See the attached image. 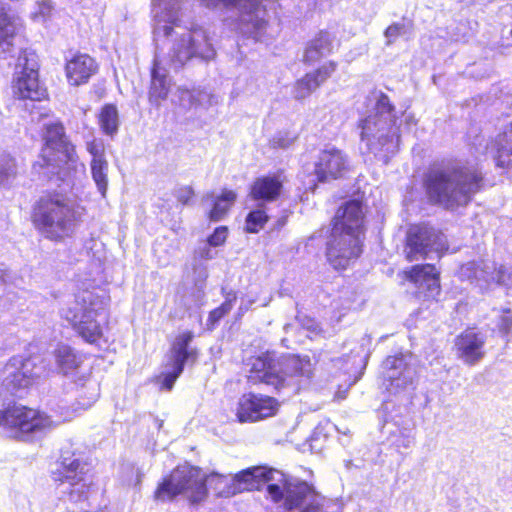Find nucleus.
I'll list each match as a JSON object with an SVG mask.
<instances>
[{"instance_id":"9","label":"nucleus","mask_w":512,"mask_h":512,"mask_svg":"<svg viewBox=\"0 0 512 512\" xmlns=\"http://www.w3.org/2000/svg\"><path fill=\"white\" fill-rule=\"evenodd\" d=\"M109 297L103 290H83L74 302L62 310V316L88 343L95 344L102 336V324L107 320Z\"/></svg>"},{"instance_id":"3","label":"nucleus","mask_w":512,"mask_h":512,"mask_svg":"<svg viewBox=\"0 0 512 512\" xmlns=\"http://www.w3.org/2000/svg\"><path fill=\"white\" fill-rule=\"evenodd\" d=\"M232 481V493L259 490L262 483L266 484L267 493L272 500H284V506L289 511L303 506L300 512H319L321 508L313 486L305 481L292 480L278 470L263 466L251 467L235 474Z\"/></svg>"},{"instance_id":"22","label":"nucleus","mask_w":512,"mask_h":512,"mask_svg":"<svg viewBox=\"0 0 512 512\" xmlns=\"http://www.w3.org/2000/svg\"><path fill=\"white\" fill-rule=\"evenodd\" d=\"M460 276L472 282L475 281L479 285L492 282L497 284L505 283L503 267L496 269L495 263L490 261L467 262L461 266Z\"/></svg>"},{"instance_id":"33","label":"nucleus","mask_w":512,"mask_h":512,"mask_svg":"<svg viewBox=\"0 0 512 512\" xmlns=\"http://www.w3.org/2000/svg\"><path fill=\"white\" fill-rule=\"evenodd\" d=\"M118 112L114 105H105L99 114V124L103 132L107 135H113L118 129Z\"/></svg>"},{"instance_id":"32","label":"nucleus","mask_w":512,"mask_h":512,"mask_svg":"<svg viewBox=\"0 0 512 512\" xmlns=\"http://www.w3.org/2000/svg\"><path fill=\"white\" fill-rule=\"evenodd\" d=\"M267 208L263 205H258L251 210L245 219V231L247 233H258L268 221Z\"/></svg>"},{"instance_id":"51","label":"nucleus","mask_w":512,"mask_h":512,"mask_svg":"<svg viewBox=\"0 0 512 512\" xmlns=\"http://www.w3.org/2000/svg\"><path fill=\"white\" fill-rule=\"evenodd\" d=\"M290 327H292V325H291V324H286V325H285V327H284L285 331H286V332H288V329H289Z\"/></svg>"},{"instance_id":"8","label":"nucleus","mask_w":512,"mask_h":512,"mask_svg":"<svg viewBox=\"0 0 512 512\" xmlns=\"http://www.w3.org/2000/svg\"><path fill=\"white\" fill-rule=\"evenodd\" d=\"M33 222L51 240L71 236L78 224L79 213L73 202L61 193L43 195L33 208Z\"/></svg>"},{"instance_id":"38","label":"nucleus","mask_w":512,"mask_h":512,"mask_svg":"<svg viewBox=\"0 0 512 512\" xmlns=\"http://www.w3.org/2000/svg\"><path fill=\"white\" fill-rule=\"evenodd\" d=\"M298 324L305 330H307L310 334L317 336L323 333V329L319 322H317L314 318L298 312L295 316Z\"/></svg>"},{"instance_id":"6","label":"nucleus","mask_w":512,"mask_h":512,"mask_svg":"<svg viewBox=\"0 0 512 512\" xmlns=\"http://www.w3.org/2000/svg\"><path fill=\"white\" fill-rule=\"evenodd\" d=\"M398 116L389 97L379 92L372 113L360 119V151L387 164L399 147Z\"/></svg>"},{"instance_id":"2","label":"nucleus","mask_w":512,"mask_h":512,"mask_svg":"<svg viewBox=\"0 0 512 512\" xmlns=\"http://www.w3.org/2000/svg\"><path fill=\"white\" fill-rule=\"evenodd\" d=\"M482 185L480 172L457 162L434 163L423 174L428 201L450 211L467 206Z\"/></svg>"},{"instance_id":"26","label":"nucleus","mask_w":512,"mask_h":512,"mask_svg":"<svg viewBox=\"0 0 512 512\" xmlns=\"http://www.w3.org/2000/svg\"><path fill=\"white\" fill-rule=\"evenodd\" d=\"M335 36L326 30H321L313 39L307 42L303 62L314 65L333 51Z\"/></svg>"},{"instance_id":"35","label":"nucleus","mask_w":512,"mask_h":512,"mask_svg":"<svg viewBox=\"0 0 512 512\" xmlns=\"http://www.w3.org/2000/svg\"><path fill=\"white\" fill-rule=\"evenodd\" d=\"M17 176V165L14 158L3 156L0 161V185L9 186Z\"/></svg>"},{"instance_id":"34","label":"nucleus","mask_w":512,"mask_h":512,"mask_svg":"<svg viewBox=\"0 0 512 512\" xmlns=\"http://www.w3.org/2000/svg\"><path fill=\"white\" fill-rule=\"evenodd\" d=\"M512 141V135H509L507 131L499 134L495 139V146L497 154L495 156L496 165L501 168H509L512 165L510 156H506L507 144Z\"/></svg>"},{"instance_id":"18","label":"nucleus","mask_w":512,"mask_h":512,"mask_svg":"<svg viewBox=\"0 0 512 512\" xmlns=\"http://www.w3.org/2000/svg\"><path fill=\"white\" fill-rule=\"evenodd\" d=\"M349 169L350 160L348 155L333 146L320 151L315 163V174L319 182L342 178Z\"/></svg>"},{"instance_id":"45","label":"nucleus","mask_w":512,"mask_h":512,"mask_svg":"<svg viewBox=\"0 0 512 512\" xmlns=\"http://www.w3.org/2000/svg\"><path fill=\"white\" fill-rule=\"evenodd\" d=\"M52 10V5L49 1H45V2H42L40 5H39V14L45 18L47 17L50 12Z\"/></svg>"},{"instance_id":"47","label":"nucleus","mask_w":512,"mask_h":512,"mask_svg":"<svg viewBox=\"0 0 512 512\" xmlns=\"http://www.w3.org/2000/svg\"><path fill=\"white\" fill-rule=\"evenodd\" d=\"M253 303H254V300H252V299L248 300L247 302L242 301L239 306V309H238L239 314L242 315V314L246 313L250 309V307Z\"/></svg>"},{"instance_id":"27","label":"nucleus","mask_w":512,"mask_h":512,"mask_svg":"<svg viewBox=\"0 0 512 512\" xmlns=\"http://www.w3.org/2000/svg\"><path fill=\"white\" fill-rule=\"evenodd\" d=\"M93 58L86 54L77 55L66 64V75L70 84L74 86L86 83L96 71Z\"/></svg>"},{"instance_id":"36","label":"nucleus","mask_w":512,"mask_h":512,"mask_svg":"<svg viewBox=\"0 0 512 512\" xmlns=\"http://www.w3.org/2000/svg\"><path fill=\"white\" fill-rule=\"evenodd\" d=\"M235 300L236 294L229 293L226 297V300L219 307L210 312L208 320L212 324L219 322L227 313L231 311Z\"/></svg>"},{"instance_id":"16","label":"nucleus","mask_w":512,"mask_h":512,"mask_svg":"<svg viewBox=\"0 0 512 512\" xmlns=\"http://www.w3.org/2000/svg\"><path fill=\"white\" fill-rule=\"evenodd\" d=\"M411 354L388 356L382 363L383 386L391 395H397L413 385L415 368Z\"/></svg>"},{"instance_id":"12","label":"nucleus","mask_w":512,"mask_h":512,"mask_svg":"<svg viewBox=\"0 0 512 512\" xmlns=\"http://www.w3.org/2000/svg\"><path fill=\"white\" fill-rule=\"evenodd\" d=\"M38 57L33 51L24 50L17 59L12 82L13 94L22 100L41 101L47 89L39 81Z\"/></svg>"},{"instance_id":"17","label":"nucleus","mask_w":512,"mask_h":512,"mask_svg":"<svg viewBox=\"0 0 512 512\" xmlns=\"http://www.w3.org/2000/svg\"><path fill=\"white\" fill-rule=\"evenodd\" d=\"M59 465L60 469H58L55 480L60 481L62 485L65 483L69 484V487L63 489L64 493L69 494V500L78 502L82 499H86V485L81 484L84 480L83 475L86 464L83 463L79 457H76L75 453L70 454L69 451H63Z\"/></svg>"},{"instance_id":"21","label":"nucleus","mask_w":512,"mask_h":512,"mask_svg":"<svg viewBox=\"0 0 512 512\" xmlns=\"http://www.w3.org/2000/svg\"><path fill=\"white\" fill-rule=\"evenodd\" d=\"M485 336L473 330L461 333L455 339L457 357L465 364L473 366L483 359Z\"/></svg>"},{"instance_id":"23","label":"nucleus","mask_w":512,"mask_h":512,"mask_svg":"<svg viewBox=\"0 0 512 512\" xmlns=\"http://www.w3.org/2000/svg\"><path fill=\"white\" fill-rule=\"evenodd\" d=\"M283 190L281 174L261 176L255 179L250 187V197L258 205L266 206L267 203L276 201Z\"/></svg>"},{"instance_id":"19","label":"nucleus","mask_w":512,"mask_h":512,"mask_svg":"<svg viewBox=\"0 0 512 512\" xmlns=\"http://www.w3.org/2000/svg\"><path fill=\"white\" fill-rule=\"evenodd\" d=\"M278 403L270 396L244 394L238 402L236 417L240 423L256 422L276 413Z\"/></svg>"},{"instance_id":"4","label":"nucleus","mask_w":512,"mask_h":512,"mask_svg":"<svg viewBox=\"0 0 512 512\" xmlns=\"http://www.w3.org/2000/svg\"><path fill=\"white\" fill-rule=\"evenodd\" d=\"M326 233L329 264L336 270L346 269L363 252L365 226L362 202L352 199L340 206Z\"/></svg>"},{"instance_id":"15","label":"nucleus","mask_w":512,"mask_h":512,"mask_svg":"<svg viewBox=\"0 0 512 512\" xmlns=\"http://www.w3.org/2000/svg\"><path fill=\"white\" fill-rule=\"evenodd\" d=\"M447 238L439 229L430 225L412 227L407 235L406 258L417 261L429 257L430 253H439L447 250Z\"/></svg>"},{"instance_id":"49","label":"nucleus","mask_w":512,"mask_h":512,"mask_svg":"<svg viewBox=\"0 0 512 512\" xmlns=\"http://www.w3.org/2000/svg\"><path fill=\"white\" fill-rule=\"evenodd\" d=\"M506 156H512V147H508L507 146V150H506Z\"/></svg>"},{"instance_id":"11","label":"nucleus","mask_w":512,"mask_h":512,"mask_svg":"<svg viewBox=\"0 0 512 512\" xmlns=\"http://www.w3.org/2000/svg\"><path fill=\"white\" fill-rule=\"evenodd\" d=\"M45 373L40 357H12L3 369L2 388L11 396L22 397Z\"/></svg>"},{"instance_id":"28","label":"nucleus","mask_w":512,"mask_h":512,"mask_svg":"<svg viewBox=\"0 0 512 512\" xmlns=\"http://www.w3.org/2000/svg\"><path fill=\"white\" fill-rule=\"evenodd\" d=\"M236 198V193L227 189H224L219 196H215L214 193H208L205 196V200L211 201L212 203V208L208 213L210 221H221L234 204Z\"/></svg>"},{"instance_id":"43","label":"nucleus","mask_w":512,"mask_h":512,"mask_svg":"<svg viewBox=\"0 0 512 512\" xmlns=\"http://www.w3.org/2000/svg\"><path fill=\"white\" fill-rule=\"evenodd\" d=\"M143 426L147 427L148 433L154 434L155 431H159L163 425V421L154 417L152 414H146L141 418Z\"/></svg>"},{"instance_id":"44","label":"nucleus","mask_w":512,"mask_h":512,"mask_svg":"<svg viewBox=\"0 0 512 512\" xmlns=\"http://www.w3.org/2000/svg\"><path fill=\"white\" fill-rule=\"evenodd\" d=\"M414 444V437L411 435L410 430H406V433H402L401 436L397 439V447H402L405 449L410 448Z\"/></svg>"},{"instance_id":"1","label":"nucleus","mask_w":512,"mask_h":512,"mask_svg":"<svg viewBox=\"0 0 512 512\" xmlns=\"http://www.w3.org/2000/svg\"><path fill=\"white\" fill-rule=\"evenodd\" d=\"M182 0H153L155 17V55L151 68L150 102L156 106L165 100L171 88L167 67L177 71L189 60L210 61L216 50L208 30L181 26L179 12Z\"/></svg>"},{"instance_id":"42","label":"nucleus","mask_w":512,"mask_h":512,"mask_svg":"<svg viewBox=\"0 0 512 512\" xmlns=\"http://www.w3.org/2000/svg\"><path fill=\"white\" fill-rule=\"evenodd\" d=\"M174 196L183 205H189L194 197V190L191 186H182L175 190Z\"/></svg>"},{"instance_id":"41","label":"nucleus","mask_w":512,"mask_h":512,"mask_svg":"<svg viewBox=\"0 0 512 512\" xmlns=\"http://www.w3.org/2000/svg\"><path fill=\"white\" fill-rule=\"evenodd\" d=\"M213 246L210 245L207 241L204 242L201 246L195 250L194 258L202 262V260H210L213 259L216 255V251L213 250Z\"/></svg>"},{"instance_id":"25","label":"nucleus","mask_w":512,"mask_h":512,"mask_svg":"<svg viewBox=\"0 0 512 512\" xmlns=\"http://www.w3.org/2000/svg\"><path fill=\"white\" fill-rule=\"evenodd\" d=\"M87 150L92 155L91 172L98 191L105 196L107 191L108 164L104 158V145L101 141L93 140L87 143Z\"/></svg>"},{"instance_id":"48","label":"nucleus","mask_w":512,"mask_h":512,"mask_svg":"<svg viewBox=\"0 0 512 512\" xmlns=\"http://www.w3.org/2000/svg\"><path fill=\"white\" fill-rule=\"evenodd\" d=\"M285 223H286L285 218H280V219L277 220V224H278L279 227L284 226Z\"/></svg>"},{"instance_id":"13","label":"nucleus","mask_w":512,"mask_h":512,"mask_svg":"<svg viewBox=\"0 0 512 512\" xmlns=\"http://www.w3.org/2000/svg\"><path fill=\"white\" fill-rule=\"evenodd\" d=\"M193 333L186 331L176 336L166 355V363L161 372V387L171 390L186 365L194 364L198 358V350L192 346Z\"/></svg>"},{"instance_id":"7","label":"nucleus","mask_w":512,"mask_h":512,"mask_svg":"<svg viewBox=\"0 0 512 512\" xmlns=\"http://www.w3.org/2000/svg\"><path fill=\"white\" fill-rule=\"evenodd\" d=\"M42 148L39 159L32 166V173L41 180L53 177L67 181L71 167L76 162L73 144L68 139L65 128L60 121L48 120L42 126Z\"/></svg>"},{"instance_id":"10","label":"nucleus","mask_w":512,"mask_h":512,"mask_svg":"<svg viewBox=\"0 0 512 512\" xmlns=\"http://www.w3.org/2000/svg\"><path fill=\"white\" fill-rule=\"evenodd\" d=\"M215 479L223 482L227 477L217 473L206 477L197 467L179 466L158 484L154 498L162 502L173 501L178 495L189 493L190 502L198 504L207 496V483L211 484Z\"/></svg>"},{"instance_id":"14","label":"nucleus","mask_w":512,"mask_h":512,"mask_svg":"<svg viewBox=\"0 0 512 512\" xmlns=\"http://www.w3.org/2000/svg\"><path fill=\"white\" fill-rule=\"evenodd\" d=\"M208 7H217L223 4L226 7L237 9L239 12L238 28L247 37L259 40L263 35L267 21L266 10L260 0H203Z\"/></svg>"},{"instance_id":"50","label":"nucleus","mask_w":512,"mask_h":512,"mask_svg":"<svg viewBox=\"0 0 512 512\" xmlns=\"http://www.w3.org/2000/svg\"><path fill=\"white\" fill-rule=\"evenodd\" d=\"M0 280H2L3 282H6L5 274H4V273H2V274L0 275Z\"/></svg>"},{"instance_id":"20","label":"nucleus","mask_w":512,"mask_h":512,"mask_svg":"<svg viewBox=\"0 0 512 512\" xmlns=\"http://www.w3.org/2000/svg\"><path fill=\"white\" fill-rule=\"evenodd\" d=\"M406 278L415 285L418 296L434 299L440 294L439 272L433 264L413 266L406 272Z\"/></svg>"},{"instance_id":"37","label":"nucleus","mask_w":512,"mask_h":512,"mask_svg":"<svg viewBox=\"0 0 512 512\" xmlns=\"http://www.w3.org/2000/svg\"><path fill=\"white\" fill-rule=\"evenodd\" d=\"M192 269L194 285L199 291H202L208 277L207 267L203 262L193 259Z\"/></svg>"},{"instance_id":"5","label":"nucleus","mask_w":512,"mask_h":512,"mask_svg":"<svg viewBox=\"0 0 512 512\" xmlns=\"http://www.w3.org/2000/svg\"><path fill=\"white\" fill-rule=\"evenodd\" d=\"M311 377L310 360L297 355L261 353L252 360L248 381L262 384L275 393H298Z\"/></svg>"},{"instance_id":"31","label":"nucleus","mask_w":512,"mask_h":512,"mask_svg":"<svg viewBox=\"0 0 512 512\" xmlns=\"http://www.w3.org/2000/svg\"><path fill=\"white\" fill-rule=\"evenodd\" d=\"M413 26V21L406 17L389 25L384 31L387 45H391L399 37H409L413 32Z\"/></svg>"},{"instance_id":"40","label":"nucleus","mask_w":512,"mask_h":512,"mask_svg":"<svg viewBox=\"0 0 512 512\" xmlns=\"http://www.w3.org/2000/svg\"><path fill=\"white\" fill-rule=\"evenodd\" d=\"M228 234V229L226 226L217 227L214 232L207 238V242L210 243L213 247H217L222 245Z\"/></svg>"},{"instance_id":"29","label":"nucleus","mask_w":512,"mask_h":512,"mask_svg":"<svg viewBox=\"0 0 512 512\" xmlns=\"http://www.w3.org/2000/svg\"><path fill=\"white\" fill-rule=\"evenodd\" d=\"M20 19L6 10L0 3V46L11 45V40L20 28Z\"/></svg>"},{"instance_id":"24","label":"nucleus","mask_w":512,"mask_h":512,"mask_svg":"<svg viewBox=\"0 0 512 512\" xmlns=\"http://www.w3.org/2000/svg\"><path fill=\"white\" fill-rule=\"evenodd\" d=\"M337 68V63L329 61L316 69L314 72L307 73L303 78L296 82L294 88V97L302 100L314 92L323 82H325Z\"/></svg>"},{"instance_id":"39","label":"nucleus","mask_w":512,"mask_h":512,"mask_svg":"<svg viewBox=\"0 0 512 512\" xmlns=\"http://www.w3.org/2000/svg\"><path fill=\"white\" fill-rule=\"evenodd\" d=\"M497 327L503 334L512 333V312L510 308H504L499 315Z\"/></svg>"},{"instance_id":"46","label":"nucleus","mask_w":512,"mask_h":512,"mask_svg":"<svg viewBox=\"0 0 512 512\" xmlns=\"http://www.w3.org/2000/svg\"><path fill=\"white\" fill-rule=\"evenodd\" d=\"M136 478L134 482V488L138 491H140V485L142 482L143 477L145 476V471L143 468H136Z\"/></svg>"},{"instance_id":"30","label":"nucleus","mask_w":512,"mask_h":512,"mask_svg":"<svg viewBox=\"0 0 512 512\" xmlns=\"http://www.w3.org/2000/svg\"><path fill=\"white\" fill-rule=\"evenodd\" d=\"M56 362L64 374L78 367L80 358L67 345H60L55 351Z\"/></svg>"}]
</instances>
